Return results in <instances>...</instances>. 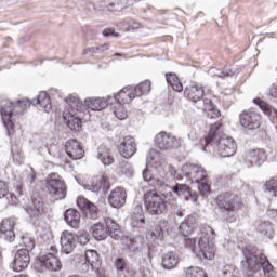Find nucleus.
Returning <instances> with one entry per match:
<instances>
[{
  "mask_svg": "<svg viewBox=\"0 0 277 277\" xmlns=\"http://www.w3.org/2000/svg\"><path fill=\"white\" fill-rule=\"evenodd\" d=\"M215 239V230L211 226L205 225L201 227V234L198 240L196 238H189L186 236L184 243L186 248H189L192 252L202 253L203 258L208 261L215 259V248L213 247V240Z\"/></svg>",
  "mask_w": 277,
  "mask_h": 277,
  "instance_id": "obj_1",
  "label": "nucleus"
},
{
  "mask_svg": "<svg viewBox=\"0 0 277 277\" xmlns=\"http://www.w3.org/2000/svg\"><path fill=\"white\" fill-rule=\"evenodd\" d=\"M147 163L156 170V174L159 176L154 179L156 187H168V183H171V181H179L176 167L159 159L155 149L149 150Z\"/></svg>",
  "mask_w": 277,
  "mask_h": 277,
  "instance_id": "obj_2",
  "label": "nucleus"
},
{
  "mask_svg": "<svg viewBox=\"0 0 277 277\" xmlns=\"http://www.w3.org/2000/svg\"><path fill=\"white\" fill-rule=\"evenodd\" d=\"M246 261H242V267H247L249 272H258L259 267H263L265 277H274V266L263 254V251L256 247H247L245 249Z\"/></svg>",
  "mask_w": 277,
  "mask_h": 277,
  "instance_id": "obj_3",
  "label": "nucleus"
},
{
  "mask_svg": "<svg viewBox=\"0 0 277 277\" xmlns=\"http://www.w3.org/2000/svg\"><path fill=\"white\" fill-rule=\"evenodd\" d=\"M67 109L63 113V118L70 131L81 129V114H83V102L75 95H69L66 100Z\"/></svg>",
  "mask_w": 277,
  "mask_h": 277,
  "instance_id": "obj_4",
  "label": "nucleus"
},
{
  "mask_svg": "<svg viewBox=\"0 0 277 277\" xmlns=\"http://www.w3.org/2000/svg\"><path fill=\"white\" fill-rule=\"evenodd\" d=\"M45 188L55 200H64L66 198V184L57 173H50L47 176Z\"/></svg>",
  "mask_w": 277,
  "mask_h": 277,
  "instance_id": "obj_5",
  "label": "nucleus"
},
{
  "mask_svg": "<svg viewBox=\"0 0 277 277\" xmlns=\"http://www.w3.org/2000/svg\"><path fill=\"white\" fill-rule=\"evenodd\" d=\"M145 208L149 215H161L166 211V197L153 190L144 194Z\"/></svg>",
  "mask_w": 277,
  "mask_h": 277,
  "instance_id": "obj_6",
  "label": "nucleus"
},
{
  "mask_svg": "<svg viewBox=\"0 0 277 277\" xmlns=\"http://www.w3.org/2000/svg\"><path fill=\"white\" fill-rule=\"evenodd\" d=\"M16 107H21V100H18L15 104L10 100H6L3 102L0 109L2 122L9 136L14 134V121H12V115L14 114V109H16Z\"/></svg>",
  "mask_w": 277,
  "mask_h": 277,
  "instance_id": "obj_7",
  "label": "nucleus"
},
{
  "mask_svg": "<svg viewBox=\"0 0 277 277\" xmlns=\"http://www.w3.org/2000/svg\"><path fill=\"white\" fill-rule=\"evenodd\" d=\"M241 199L237 196L229 195L219 198V207L222 209L227 220L235 217V211L241 209Z\"/></svg>",
  "mask_w": 277,
  "mask_h": 277,
  "instance_id": "obj_8",
  "label": "nucleus"
},
{
  "mask_svg": "<svg viewBox=\"0 0 277 277\" xmlns=\"http://www.w3.org/2000/svg\"><path fill=\"white\" fill-rule=\"evenodd\" d=\"M240 124L248 131H254L263 124V116L254 110H245L240 114Z\"/></svg>",
  "mask_w": 277,
  "mask_h": 277,
  "instance_id": "obj_9",
  "label": "nucleus"
},
{
  "mask_svg": "<svg viewBox=\"0 0 277 277\" xmlns=\"http://www.w3.org/2000/svg\"><path fill=\"white\" fill-rule=\"evenodd\" d=\"M155 144L160 150H172L181 147V138L166 132L156 135Z\"/></svg>",
  "mask_w": 277,
  "mask_h": 277,
  "instance_id": "obj_10",
  "label": "nucleus"
},
{
  "mask_svg": "<svg viewBox=\"0 0 277 277\" xmlns=\"http://www.w3.org/2000/svg\"><path fill=\"white\" fill-rule=\"evenodd\" d=\"M216 150L221 157H233L237 153V143L235 138L223 135L217 141Z\"/></svg>",
  "mask_w": 277,
  "mask_h": 277,
  "instance_id": "obj_11",
  "label": "nucleus"
},
{
  "mask_svg": "<svg viewBox=\"0 0 277 277\" xmlns=\"http://www.w3.org/2000/svg\"><path fill=\"white\" fill-rule=\"evenodd\" d=\"M182 171L192 183H202V180L207 179V171L198 164H184Z\"/></svg>",
  "mask_w": 277,
  "mask_h": 277,
  "instance_id": "obj_12",
  "label": "nucleus"
},
{
  "mask_svg": "<svg viewBox=\"0 0 277 277\" xmlns=\"http://www.w3.org/2000/svg\"><path fill=\"white\" fill-rule=\"evenodd\" d=\"M55 254H57V247L51 246L50 252H48L41 260L45 269H49L50 272H60V269H62V262H60V259H57Z\"/></svg>",
  "mask_w": 277,
  "mask_h": 277,
  "instance_id": "obj_13",
  "label": "nucleus"
},
{
  "mask_svg": "<svg viewBox=\"0 0 277 277\" xmlns=\"http://www.w3.org/2000/svg\"><path fill=\"white\" fill-rule=\"evenodd\" d=\"M31 258L29 256V250L19 249L14 255L12 268L14 272H23L28 265Z\"/></svg>",
  "mask_w": 277,
  "mask_h": 277,
  "instance_id": "obj_14",
  "label": "nucleus"
},
{
  "mask_svg": "<svg viewBox=\"0 0 277 277\" xmlns=\"http://www.w3.org/2000/svg\"><path fill=\"white\" fill-rule=\"evenodd\" d=\"M108 202L114 209H121L127 203V190L120 186L116 187L110 192Z\"/></svg>",
  "mask_w": 277,
  "mask_h": 277,
  "instance_id": "obj_15",
  "label": "nucleus"
},
{
  "mask_svg": "<svg viewBox=\"0 0 277 277\" xmlns=\"http://www.w3.org/2000/svg\"><path fill=\"white\" fill-rule=\"evenodd\" d=\"M101 265V256L95 250H88L84 255V263L82 264V274H88L90 269H97Z\"/></svg>",
  "mask_w": 277,
  "mask_h": 277,
  "instance_id": "obj_16",
  "label": "nucleus"
},
{
  "mask_svg": "<svg viewBox=\"0 0 277 277\" xmlns=\"http://www.w3.org/2000/svg\"><path fill=\"white\" fill-rule=\"evenodd\" d=\"M76 246L77 240H75V235H72V233L65 230L61 234V248L63 254H72Z\"/></svg>",
  "mask_w": 277,
  "mask_h": 277,
  "instance_id": "obj_17",
  "label": "nucleus"
},
{
  "mask_svg": "<svg viewBox=\"0 0 277 277\" xmlns=\"http://www.w3.org/2000/svg\"><path fill=\"white\" fill-rule=\"evenodd\" d=\"M79 209L85 211L91 220H98V207L92 201L88 200L84 197H79L77 200Z\"/></svg>",
  "mask_w": 277,
  "mask_h": 277,
  "instance_id": "obj_18",
  "label": "nucleus"
},
{
  "mask_svg": "<svg viewBox=\"0 0 277 277\" xmlns=\"http://www.w3.org/2000/svg\"><path fill=\"white\" fill-rule=\"evenodd\" d=\"M135 138L126 136L119 145V153L126 159H131L135 155Z\"/></svg>",
  "mask_w": 277,
  "mask_h": 277,
  "instance_id": "obj_19",
  "label": "nucleus"
},
{
  "mask_svg": "<svg viewBox=\"0 0 277 277\" xmlns=\"http://www.w3.org/2000/svg\"><path fill=\"white\" fill-rule=\"evenodd\" d=\"M65 148L68 157L75 161H77V159H83V156L85 155L83 147H81L79 142L76 140L68 141L65 145Z\"/></svg>",
  "mask_w": 277,
  "mask_h": 277,
  "instance_id": "obj_20",
  "label": "nucleus"
},
{
  "mask_svg": "<svg viewBox=\"0 0 277 277\" xmlns=\"http://www.w3.org/2000/svg\"><path fill=\"white\" fill-rule=\"evenodd\" d=\"M14 226H16V221L14 219H4L0 225V233L3 235L6 241H14L16 235L14 234Z\"/></svg>",
  "mask_w": 277,
  "mask_h": 277,
  "instance_id": "obj_21",
  "label": "nucleus"
},
{
  "mask_svg": "<svg viewBox=\"0 0 277 277\" xmlns=\"http://www.w3.org/2000/svg\"><path fill=\"white\" fill-rule=\"evenodd\" d=\"M171 192L179 196L180 198H186V200H192L196 202L198 199L196 195L192 194V188L186 184L176 183L174 186H171Z\"/></svg>",
  "mask_w": 277,
  "mask_h": 277,
  "instance_id": "obj_22",
  "label": "nucleus"
},
{
  "mask_svg": "<svg viewBox=\"0 0 277 277\" xmlns=\"http://www.w3.org/2000/svg\"><path fill=\"white\" fill-rule=\"evenodd\" d=\"M184 94L187 96L188 101H192L193 103H201L202 97L205 96V89L193 84L185 89Z\"/></svg>",
  "mask_w": 277,
  "mask_h": 277,
  "instance_id": "obj_23",
  "label": "nucleus"
},
{
  "mask_svg": "<svg viewBox=\"0 0 277 277\" xmlns=\"http://www.w3.org/2000/svg\"><path fill=\"white\" fill-rule=\"evenodd\" d=\"M109 98L105 100L104 97H89L85 100V105L92 111H103L109 105Z\"/></svg>",
  "mask_w": 277,
  "mask_h": 277,
  "instance_id": "obj_24",
  "label": "nucleus"
},
{
  "mask_svg": "<svg viewBox=\"0 0 277 277\" xmlns=\"http://www.w3.org/2000/svg\"><path fill=\"white\" fill-rule=\"evenodd\" d=\"M135 93L131 90V88H123L117 95L114 97H108L111 103H131L133 98H135Z\"/></svg>",
  "mask_w": 277,
  "mask_h": 277,
  "instance_id": "obj_25",
  "label": "nucleus"
},
{
  "mask_svg": "<svg viewBox=\"0 0 277 277\" xmlns=\"http://www.w3.org/2000/svg\"><path fill=\"white\" fill-rule=\"evenodd\" d=\"M181 259L175 252H168L162 255L161 265L163 269H175L179 266Z\"/></svg>",
  "mask_w": 277,
  "mask_h": 277,
  "instance_id": "obj_26",
  "label": "nucleus"
},
{
  "mask_svg": "<svg viewBox=\"0 0 277 277\" xmlns=\"http://www.w3.org/2000/svg\"><path fill=\"white\" fill-rule=\"evenodd\" d=\"M266 159H267V155L263 149H253L249 151L247 156V161L251 166H261V163H263V161H265Z\"/></svg>",
  "mask_w": 277,
  "mask_h": 277,
  "instance_id": "obj_27",
  "label": "nucleus"
},
{
  "mask_svg": "<svg viewBox=\"0 0 277 277\" xmlns=\"http://www.w3.org/2000/svg\"><path fill=\"white\" fill-rule=\"evenodd\" d=\"M90 233L92 237L96 239V241H105L107 239V236L109 235V232L107 230V227L103 223H96L90 228Z\"/></svg>",
  "mask_w": 277,
  "mask_h": 277,
  "instance_id": "obj_28",
  "label": "nucleus"
},
{
  "mask_svg": "<svg viewBox=\"0 0 277 277\" xmlns=\"http://www.w3.org/2000/svg\"><path fill=\"white\" fill-rule=\"evenodd\" d=\"M65 222L71 226V228H79L81 222V214L75 209H68L64 214Z\"/></svg>",
  "mask_w": 277,
  "mask_h": 277,
  "instance_id": "obj_29",
  "label": "nucleus"
},
{
  "mask_svg": "<svg viewBox=\"0 0 277 277\" xmlns=\"http://www.w3.org/2000/svg\"><path fill=\"white\" fill-rule=\"evenodd\" d=\"M198 223H196V217L188 216L184 222L180 225V232L184 237H189L194 230H196Z\"/></svg>",
  "mask_w": 277,
  "mask_h": 277,
  "instance_id": "obj_30",
  "label": "nucleus"
},
{
  "mask_svg": "<svg viewBox=\"0 0 277 277\" xmlns=\"http://www.w3.org/2000/svg\"><path fill=\"white\" fill-rule=\"evenodd\" d=\"M142 211V206H136L135 212L133 213L131 221L132 228H144L146 224V219Z\"/></svg>",
  "mask_w": 277,
  "mask_h": 277,
  "instance_id": "obj_31",
  "label": "nucleus"
},
{
  "mask_svg": "<svg viewBox=\"0 0 277 277\" xmlns=\"http://www.w3.org/2000/svg\"><path fill=\"white\" fill-rule=\"evenodd\" d=\"M109 185L107 184V177L106 176H100L92 179L91 184H88L85 186L89 192H101V189H107Z\"/></svg>",
  "mask_w": 277,
  "mask_h": 277,
  "instance_id": "obj_32",
  "label": "nucleus"
},
{
  "mask_svg": "<svg viewBox=\"0 0 277 277\" xmlns=\"http://www.w3.org/2000/svg\"><path fill=\"white\" fill-rule=\"evenodd\" d=\"M114 265L119 277H127L128 274L133 272V269L129 268L127 265V260L123 258H117L114 262Z\"/></svg>",
  "mask_w": 277,
  "mask_h": 277,
  "instance_id": "obj_33",
  "label": "nucleus"
},
{
  "mask_svg": "<svg viewBox=\"0 0 277 277\" xmlns=\"http://www.w3.org/2000/svg\"><path fill=\"white\" fill-rule=\"evenodd\" d=\"M110 107L113 109L114 115L116 116L117 120H127L129 117V114L127 113V109L120 102H111L109 100Z\"/></svg>",
  "mask_w": 277,
  "mask_h": 277,
  "instance_id": "obj_34",
  "label": "nucleus"
},
{
  "mask_svg": "<svg viewBox=\"0 0 277 277\" xmlns=\"http://www.w3.org/2000/svg\"><path fill=\"white\" fill-rule=\"evenodd\" d=\"M97 159H100L104 166H111V163H114V154H111V150L107 147H100Z\"/></svg>",
  "mask_w": 277,
  "mask_h": 277,
  "instance_id": "obj_35",
  "label": "nucleus"
},
{
  "mask_svg": "<svg viewBox=\"0 0 277 277\" xmlns=\"http://www.w3.org/2000/svg\"><path fill=\"white\" fill-rule=\"evenodd\" d=\"M36 103L37 105H40V107H42L47 114L53 109V106L51 105V97H49V94L44 91L39 93Z\"/></svg>",
  "mask_w": 277,
  "mask_h": 277,
  "instance_id": "obj_36",
  "label": "nucleus"
},
{
  "mask_svg": "<svg viewBox=\"0 0 277 277\" xmlns=\"http://www.w3.org/2000/svg\"><path fill=\"white\" fill-rule=\"evenodd\" d=\"M256 230L262 237H267L268 239H272V235H274V226L267 221L260 222L256 225Z\"/></svg>",
  "mask_w": 277,
  "mask_h": 277,
  "instance_id": "obj_37",
  "label": "nucleus"
},
{
  "mask_svg": "<svg viewBox=\"0 0 277 277\" xmlns=\"http://www.w3.org/2000/svg\"><path fill=\"white\" fill-rule=\"evenodd\" d=\"M106 226L113 239H120L122 237V230H120V226L114 220L107 219Z\"/></svg>",
  "mask_w": 277,
  "mask_h": 277,
  "instance_id": "obj_38",
  "label": "nucleus"
},
{
  "mask_svg": "<svg viewBox=\"0 0 277 277\" xmlns=\"http://www.w3.org/2000/svg\"><path fill=\"white\" fill-rule=\"evenodd\" d=\"M24 194L25 192L23 190V185H17L15 193H9V197H8L9 205H18Z\"/></svg>",
  "mask_w": 277,
  "mask_h": 277,
  "instance_id": "obj_39",
  "label": "nucleus"
},
{
  "mask_svg": "<svg viewBox=\"0 0 277 277\" xmlns=\"http://www.w3.org/2000/svg\"><path fill=\"white\" fill-rule=\"evenodd\" d=\"M264 190L268 193L271 198H277V179H271L265 182Z\"/></svg>",
  "mask_w": 277,
  "mask_h": 277,
  "instance_id": "obj_40",
  "label": "nucleus"
},
{
  "mask_svg": "<svg viewBox=\"0 0 277 277\" xmlns=\"http://www.w3.org/2000/svg\"><path fill=\"white\" fill-rule=\"evenodd\" d=\"M153 88L150 81L146 80L134 88L135 96H144V94H148Z\"/></svg>",
  "mask_w": 277,
  "mask_h": 277,
  "instance_id": "obj_41",
  "label": "nucleus"
},
{
  "mask_svg": "<svg viewBox=\"0 0 277 277\" xmlns=\"http://www.w3.org/2000/svg\"><path fill=\"white\" fill-rule=\"evenodd\" d=\"M186 277H209L205 269L198 266H189L185 271Z\"/></svg>",
  "mask_w": 277,
  "mask_h": 277,
  "instance_id": "obj_42",
  "label": "nucleus"
},
{
  "mask_svg": "<svg viewBox=\"0 0 277 277\" xmlns=\"http://www.w3.org/2000/svg\"><path fill=\"white\" fill-rule=\"evenodd\" d=\"M220 127H222L220 122H216L210 126L209 134L203 138L206 146H209V143L211 142V140H213V137L217 135V131H220Z\"/></svg>",
  "mask_w": 277,
  "mask_h": 277,
  "instance_id": "obj_43",
  "label": "nucleus"
},
{
  "mask_svg": "<svg viewBox=\"0 0 277 277\" xmlns=\"http://www.w3.org/2000/svg\"><path fill=\"white\" fill-rule=\"evenodd\" d=\"M224 277H239V269L233 264H227L223 267Z\"/></svg>",
  "mask_w": 277,
  "mask_h": 277,
  "instance_id": "obj_44",
  "label": "nucleus"
},
{
  "mask_svg": "<svg viewBox=\"0 0 277 277\" xmlns=\"http://www.w3.org/2000/svg\"><path fill=\"white\" fill-rule=\"evenodd\" d=\"M143 179L147 183H149L151 181L154 185H157V183L155 182V179H159V175L156 173V175L154 176L153 173H150V170H148V168H146L143 171Z\"/></svg>",
  "mask_w": 277,
  "mask_h": 277,
  "instance_id": "obj_45",
  "label": "nucleus"
},
{
  "mask_svg": "<svg viewBox=\"0 0 277 277\" xmlns=\"http://www.w3.org/2000/svg\"><path fill=\"white\" fill-rule=\"evenodd\" d=\"M23 243L26 248V250H34V248H36V241L34 240V238L29 237V236H24L23 237Z\"/></svg>",
  "mask_w": 277,
  "mask_h": 277,
  "instance_id": "obj_46",
  "label": "nucleus"
},
{
  "mask_svg": "<svg viewBox=\"0 0 277 277\" xmlns=\"http://www.w3.org/2000/svg\"><path fill=\"white\" fill-rule=\"evenodd\" d=\"M9 196H10V190L8 188V184L0 180V199L6 198L8 200Z\"/></svg>",
  "mask_w": 277,
  "mask_h": 277,
  "instance_id": "obj_47",
  "label": "nucleus"
},
{
  "mask_svg": "<svg viewBox=\"0 0 277 277\" xmlns=\"http://www.w3.org/2000/svg\"><path fill=\"white\" fill-rule=\"evenodd\" d=\"M90 241V235L88 232H79L78 233V243L81 246H85Z\"/></svg>",
  "mask_w": 277,
  "mask_h": 277,
  "instance_id": "obj_48",
  "label": "nucleus"
},
{
  "mask_svg": "<svg viewBox=\"0 0 277 277\" xmlns=\"http://www.w3.org/2000/svg\"><path fill=\"white\" fill-rule=\"evenodd\" d=\"M200 103L203 104L202 109L206 114L215 108V106L213 105V102L210 98H206V100L201 101Z\"/></svg>",
  "mask_w": 277,
  "mask_h": 277,
  "instance_id": "obj_49",
  "label": "nucleus"
},
{
  "mask_svg": "<svg viewBox=\"0 0 277 277\" xmlns=\"http://www.w3.org/2000/svg\"><path fill=\"white\" fill-rule=\"evenodd\" d=\"M207 118H210V120H215L216 118H220L222 116V113H220V109L212 108V110H209L206 113Z\"/></svg>",
  "mask_w": 277,
  "mask_h": 277,
  "instance_id": "obj_50",
  "label": "nucleus"
},
{
  "mask_svg": "<svg viewBox=\"0 0 277 277\" xmlns=\"http://www.w3.org/2000/svg\"><path fill=\"white\" fill-rule=\"evenodd\" d=\"M74 261H75V263H77L78 265H80V269H81V272H83L82 265L85 263V255L76 254V255L74 256Z\"/></svg>",
  "mask_w": 277,
  "mask_h": 277,
  "instance_id": "obj_51",
  "label": "nucleus"
},
{
  "mask_svg": "<svg viewBox=\"0 0 277 277\" xmlns=\"http://www.w3.org/2000/svg\"><path fill=\"white\" fill-rule=\"evenodd\" d=\"M171 87L174 90V92H181L183 90V83L179 81V78L171 82Z\"/></svg>",
  "mask_w": 277,
  "mask_h": 277,
  "instance_id": "obj_52",
  "label": "nucleus"
},
{
  "mask_svg": "<svg viewBox=\"0 0 277 277\" xmlns=\"http://www.w3.org/2000/svg\"><path fill=\"white\" fill-rule=\"evenodd\" d=\"M32 209L40 213V209H42V199L38 198L32 201Z\"/></svg>",
  "mask_w": 277,
  "mask_h": 277,
  "instance_id": "obj_53",
  "label": "nucleus"
},
{
  "mask_svg": "<svg viewBox=\"0 0 277 277\" xmlns=\"http://www.w3.org/2000/svg\"><path fill=\"white\" fill-rule=\"evenodd\" d=\"M103 36H104L105 38H109V36H114L115 38H118V36H120V34H117L116 31H114V30L107 28V29H104V30H103Z\"/></svg>",
  "mask_w": 277,
  "mask_h": 277,
  "instance_id": "obj_54",
  "label": "nucleus"
},
{
  "mask_svg": "<svg viewBox=\"0 0 277 277\" xmlns=\"http://www.w3.org/2000/svg\"><path fill=\"white\" fill-rule=\"evenodd\" d=\"M267 217L271 220H274V222H277V210L276 209H269L266 212Z\"/></svg>",
  "mask_w": 277,
  "mask_h": 277,
  "instance_id": "obj_55",
  "label": "nucleus"
},
{
  "mask_svg": "<svg viewBox=\"0 0 277 277\" xmlns=\"http://www.w3.org/2000/svg\"><path fill=\"white\" fill-rule=\"evenodd\" d=\"M141 274H143V277H151L153 269L150 267H141Z\"/></svg>",
  "mask_w": 277,
  "mask_h": 277,
  "instance_id": "obj_56",
  "label": "nucleus"
},
{
  "mask_svg": "<svg viewBox=\"0 0 277 277\" xmlns=\"http://www.w3.org/2000/svg\"><path fill=\"white\" fill-rule=\"evenodd\" d=\"M166 77H167V82L169 83V85H171V83H173L174 81H176L179 79L176 74H167Z\"/></svg>",
  "mask_w": 277,
  "mask_h": 277,
  "instance_id": "obj_57",
  "label": "nucleus"
},
{
  "mask_svg": "<svg viewBox=\"0 0 277 277\" xmlns=\"http://www.w3.org/2000/svg\"><path fill=\"white\" fill-rule=\"evenodd\" d=\"M209 189H211L209 184L201 183V185H199V192H201V194H209Z\"/></svg>",
  "mask_w": 277,
  "mask_h": 277,
  "instance_id": "obj_58",
  "label": "nucleus"
},
{
  "mask_svg": "<svg viewBox=\"0 0 277 277\" xmlns=\"http://www.w3.org/2000/svg\"><path fill=\"white\" fill-rule=\"evenodd\" d=\"M198 137H199L198 132L195 130H190V132L188 133V138L192 142H196L198 140Z\"/></svg>",
  "mask_w": 277,
  "mask_h": 277,
  "instance_id": "obj_59",
  "label": "nucleus"
},
{
  "mask_svg": "<svg viewBox=\"0 0 277 277\" xmlns=\"http://www.w3.org/2000/svg\"><path fill=\"white\" fill-rule=\"evenodd\" d=\"M108 8H115V10H113V12H120V4H116V3H110L108 5ZM108 10H111V9H108Z\"/></svg>",
  "mask_w": 277,
  "mask_h": 277,
  "instance_id": "obj_60",
  "label": "nucleus"
},
{
  "mask_svg": "<svg viewBox=\"0 0 277 277\" xmlns=\"http://www.w3.org/2000/svg\"><path fill=\"white\" fill-rule=\"evenodd\" d=\"M103 51V47L101 48H89L90 53H101Z\"/></svg>",
  "mask_w": 277,
  "mask_h": 277,
  "instance_id": "obj_61",
  "label": "nucleus"
},
{
  "mask_svg": "<svg viewBox=\"0 0 277 277\" xmlns=\"http://www.w3.org/2000/svg\"><path fill=\"white\" fill-rule=\"evenodd\" d=\"M147 239H150L151 241H155L157 239V235H155L154 232H149L147 234Z\"/></svg>",
  "mask_w": 277,
  "mask_h": 277,
  "instance_id": "obj_62",
  "label": "nucleus"
},
{
  "mask_svg": "<svg viewBox=\"0 0 277 277\" xmlns=\"http://www.w3.org/2000/svg\"><path fill=\"white\" fill-rule=\"evenodd\" d=\"M269 96H273V98H276L277 96V89L276 88H273L269 90Z\"/></svg>",
  "mask_w": 277,
  "mask_h": 277,
  "instance_id": "obj_63",
  "label": "nucleus"
},
{
  "mask_svg": "<svg viewBox=\"0 0 277 277\" xmlns=\"http://www.w3.org/2000/svg\"><path fill=\"white\" fill-rule=\"evenodd\" d=\"M228 74L221 71L220 74H216V77H220L221 79H224Z\"/></svg>",
  "mask_w": 277,
  "mask_h": 277,
  "instance_id": "obj_64",
  "label": "nucleus"
}]
</instances>
